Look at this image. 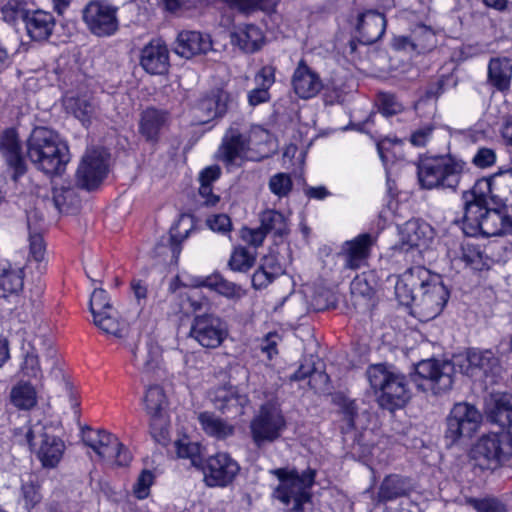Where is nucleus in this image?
I'll return each instance as SVG.
<instances>
[{
    "instance_id": "nucleus-1",
    "label": "nucleus",
    "mask_w": 512,
    "mask_h": 512,
    "mask_svg": "<svg viewBox=\"0 0 512 512\" xmlns=\"http://www.w3.org/2000/svg\"><path fill=\"white\" fill-rule=\"evenodd\" d=\"M456 367L460 373L471 378L487 376L500 369L499 359L491 350L470 349L465 355L453 361L426 359L415 367L414 382L424 390L434 394L449 390L454 382Z\"/></svg>"
},
{
    "instance_id": "nucleus-2",
    "label": "nucleus",
    "mask_w": 512,
    "mask_h": 512,
    "mask_svg": "<svg viewBox=\"0 0 512 512\" xmlns=\"http://www.w3.org/2000/svg\"><path fill=\"white\" fill-rule=\"evenodd\" d=\"M399 303L411 307V313L422 322L437 317L445 307L449 292L438 274L422 266L402 273L395 284Z\"/></svg>"
},
{
    "instance_id": "nucleus-3",
    "label": "nucleus",
    "mask_w": 512,
    "mask_h": 512,
    "mask_svg": "<svg viewBox=\"0 0 512 512\" xmlns=\"http://www.w3.org/2000/svg\"><path fill=\"white\" fill-rule=\"evenodd\" d=\"M27 155L38 170L61 175L70 161L67 142L54 130L36 127L27 140Z\"/></svg>"
},
{
    "instance_id": "nucleus-4",
    "label": "nucleus",
    "mask_w": 512,
    "mask_h": 512,
    "mask_svg": "<svg viewBox=\"0 0 512 512\" xmlns=\"http://www.w3.org/2000/svg\"><path fill=\"white\" fill-rule=\"evenodd\" d=\"M463 232L470 237H492L508 233L512 228V213L478 199H463Z\"/></svg>"
},
{
    "instance_id": "nucleus-5",
    "label": "nucleus",
    "mask_w": 512,
    "mask_h": 512,
    "mask_svg": "<svg viewBox=\"0 0 512 512\" xmlns=\"http://www.w3.org/2000/svg\"><path fill=\"white\" fill-rule=\"evenodd\" d=\"M466 170V163L451 155L423 157L417 163L419 184L429 190L456 191Z\"/></svg>"
},
{
    "instance_id": "nucleus-6",
    "label": "nucleus",
    "mask_w": 512,
    "mask_h": 512,
    "mask_svg": "<svg viewBox=\"0 0 512 512\" xmlns=\"http://www.w3.org/2000/svg\"><path fill=\"white\" fill-rule=\"evenodd\" d=\"M278 480L273 497L290 512H303L304 505L311 499L310 488L315 480V471L306 469L299 473L296 469L277 468L270 470Z\"/></svg>"
},
{
    "instance_id": "nucleus-7",
    "label": "nucleus",
    "mask_w": 512,
    "mask_h": 512,
    "mask_svg": "<svg viewBox=\"0 0 512 512\" xmlns=\"http://www.w3.org/2000/svg\"><path fill=\"white\" fill-rule=\"evenodd\" d=\"M366 375L382 407L394 410L406 403L408 389L402 374L386 365L375 364L367 369Z\"/></svg>"
},
{
    "instance_id": "nucleus-8",
    "label": "nucleus",
    "mask_w": 512,
    "mask_h": 512,
    "mask_svg": "<svg viewBox=\"0 0 512 512\" xmlns=\"http://www.w3.org/2000/svg\"><path fill=\"white\" fill-rule=\"evenodd\" d=\"M287 422L277 399L262 403L253 415L250 424V436L255 447L263 448L281 438Z\"/></svg>"
},
{
    "instance_id": "nucleus-9",
    "label": "nucleus",
    "mask_w": 512,
    "mask_h": 512,
    "mask_svg": "<svg viewBox=\"0 0 512 512\" xmlns=\"http://www.w3.org/2000/svg\"><path fill=\"white\" fill-rule=\"evenodd\" d=\"M163 8L173 14L190 10L201 11L206 5L224 4L244 15H251L258 11L265 14L275 12L279 0H158Z\"/></svg>"
},
{
    "instance_id": "nucleus-10",
    "label": "nucleus",
    "mask_w": 512,
    "mask_h": 512,
    "mask_svg": "<svg viewBox=\"0 0 512 512\" xmlns=\"http://www.w3.org/2000/svg\"><path fill=\"white\" fill-rule=\"evenodd\" d=\"M83 441L109 465L127 466L131 461L128 449L115 435L105 430L88 429L83 433Z\"/></svg>"
},
{
    "instance_id": "nucleus-11",
    "label": "nucleus",
    "mask_w": 512,
    "mask_h": 512,
    "mask_svg": "<svg viewBox=\"0 0 512 512\" xmlns=\"http://www.w3.org/2000/svg\"><path fill=\"white\" fill-rule=\"evenodd\" d=\"M119 8L106 1L94 0L83 9L82 18L91 34L96 37H111L119 30Z\"/></svg>"
},
{
    "instance_id": "nucleus-12",
    "label": "nucleus",
    "mask_w": 512,
    "mask_h": 512,
    "mask_svg": "<svg viewBox=\"0 0 512 512\" xmlns=\"http://www.w3.org/2000/svg\"><path fill=\"white\" fill-rule=\"evenodd\" d=\"M219 157L227 166L240 165L243 161H259L263 154L254 155L247 134L239 124H233L223 136Z\"/></svg>"
},
{
    "instance_id": "nucleus-13",
    "label": "nucleus",
    "mask_w": 512,
    "mask_h": 512,
    "mask_svg": "<svg viewBox=\"0 0 512 512\" xmlns=\"http://www.w3.org/2000/svg\"><path fill=\"white\" fill-rule=\"evenodd\" d=\"M481 421L482 415L474 405L466 402L456 403L447 417L445 436L451 443L462 437L470 438L480 427Z\"/></svg>"
},
{
    "instance_id": "nucleus-14",
    "label": "nucleus",
    "mask_w": 512,
    "mask_h": 512,
    "mask_svg": "<svg viewBox=\"0 0 512 512\" xmlns=\"http://www.w3.org/2000/svg\"><path fill=\"white\" fill-rule=\"evenodd\" d=\"M200 467L203 472V481L210 488L227 487L240 471L238 462L225 452L209 456Z\"/></svg>"
},
{
    "instance_id": "nucleus-15",
    "label": "nucleus",
    "mask_w": 512,
    "mask_h": 512,
    "mask_svg": "<svg viewBox=\"0 0 512 512\" xmlns=\"http://www.w3.org/2000/svg\"><path fill=\"white\" fill-rule=\"evenodd\" d=\"M109 154L104 149H90L83 156L76 173L79 187L97 188L108 174Z\"/></svg>"
},
{
    "instance_id": "nucleus-16",
    "label": "nucleus",
    "mask_w": 512,
    "mask_h": 512,
    "mask_svg": "<svg viewBox=\"0 0 512 512\" xmlns=\"http://www.w3.org/2000/svg\"><path fill=\"white\" fill-rule=\"evenodd\" d=\"M143 405L150 417V432L156 441L161 442L167 436L168 427V399L163 388L159 385L149 386L143 397Z\"/></svg>"
},
{
    "instance_id": "nucleus-17",
    "label": "nucleus",
    "mask_w": 512,
    "mask_h": 512,
    "mask_svg": "<svg viewBox=\"0 0 512 512\" xmlns=\"http://www.w3.org/2000/svg\"><path fill=\"white\" fill-rule=\"evenodd\" d=\"M190 336L204 348L219 347L228 336L226 323L218 316H196L190 328Z\"/></svg>"
},
{
    "instance_id": "nucleus-18",
    "label": "nucleus",
    "mask_w": 512,
    "mask_h": 512,
    "mask_svg": "<svg viewBox=\"0 0 512 512\" xmlns=\"http://www.w3.org/2000/svg\"><path fill=\"white\" fill-rule=\"evenodd\" d=\"M43 429L40 424L30 427L26 432V440L29 446L33 447L35 446L34 440L40 436V445L36 451L37 458L44 468H55L64 456L66 445L61 438L42 433Z\"/></svg>"
},
{
    "instance_id": "nucleus-19",
    "label": "nucleus",
    "mask_w": 512,
    "mask_h": 512,
    "mask_svg": "<svg viewBox=\"0 0 512 512\" xmlns=\"http://www.w3.org/2000/svg\"><path fill=\"white\" fill-rule=\"evenodd\" d=\"M398 236L401 250L426 249L434 239V229L424 221L412 219L398 226Z\"/></svg>"
},
{
    "instance_id": "nucleus-20",
    "label": "nucleus",
    "mask_w": 512,
    "mask_h": 512,
    "mask_svg": "<svg viewBox=\"0 0 512 512\" xmlns=\"http://www.w3.org/2000/svg\"><path fill=\"white\" fill-rule=\"evenodd\" d=\"M375 241L376 238L369 233H363L352 240L345 241L341 249V255L345 262L344 266L353 270L364 267Z\"/></svg>"
},
{
    "instance_id": "nucleus-21",
    "label": "nucleus",
    "mask_w": 512,
    "mask_h": 512,
    "mask_svg": "<svg viewBox=\"0 0 512 512\" xmlns=\"http://www.w3.org/2000/svg\"><path fill=\"white\" fill-rule=\"evenodd\" d=\"M291 85L295 94L304 100L317 96L324 86L320 75L304 60H300L295 68Z\"/></svg>"
},
{
    "instance_id": "nucleus-22",
    "label": "nucleus",
    "mask_w": 512,
    "mask_h": 512,
    "mask_svg": "<svg viewBox=\"0 0 512 512\" xmlns=\"http://www.w3.org/2000/svg\"><path fill=\"white\" fill-rule=\"evenodd\" d=\"M211 49L212 40L209 34L191 30L181 31L174 45L175 53L186 59L206 54Z\"/></svg>"
},
{
    "instance_id": "nucleus-23",
    "label": "nucleus",
    "mask_w": 512,
    "mask_h": 512,
    "mask_svg": "<svg viewBox=\"0 0 512 512\" xmlns=\"http://www.w3.org/2000/svg\"><path fill=\"white\" fill-rule=\"evenodd\" d=\"M140 64L145 71L154 75L167 72L169 51L161 39H153L141 51Z\"/></svg>"
},
{
    "instance_id": "nucleus-24",
    "label": "nucleus",
    "mask_w": 512,
    "mask_h": 512,
    "mask_svg": "<svg viewBox=\"0 0 512 512\" xmlns=\"http://www.w3.org/2000/svg\"><path fill=\"white\" fill-rule=\"evenodd\" d=\"M231 43L245 53H254L265 43L263 30L252 23L238 24L230 35Z\"/></svg>"
},
{
    "instance_id": "nucleus-25",
    "label": "nucleus",
    "mask_w": 512,
    "mask_h": 512,
    "mask_svg": "<svg viewBox=\"0 0 512 512\" xmlns=\"http://www.w3.org/2000/svg\"><path fill=\"white\" fill-rule=\"evenodd\" d=\"M0 151L7 165L13 170V179L17 180L26 172V164L22 157L19 139L14 130H6L3 133Z\"/></svg>"
},
{
    "instance_id": "nucleus-26",
    "label": "nucleus",
    "mask_w": 512,
    "mask_h": 512,
    "mask_svg": "<svg viewBox=\"0 0 512 512\" xmlns=\"http://www.w3.org/2000/svg\"><path fill=\"white\" fill-rule=\"evenodd\" d=\"M55 24L54 16L42 9L29 10L24 22L27 35L34 41L47 40L52 35Z\"/></svg>"
},
{
    "instance_id": "nucleus-27",
    "label": "nucleus",
    "mask_w": 512,
    "mask_h": 512,
    "mask_svg": "<svg viewBox=\"0 0 512 512\" xmlns=\"http://www.w3.org/2000/svg\"><path fill=\"white\" fill-rule=\"evenodd\" d=\"M193 284L195 288H208L232 301H238L246 295V290L242 286L228 281L219 273L197 277L193 280Z\"/></svg>"
},
{
    "instance_id": "nucleus-28",
    "label": "nucleus",
    "mask_w": 512,
    "mask_h": 512,
    "mask_svg": "<svg viewBox=\"0 0 512 512\" xmlns=\"http://www.w3.org/2000/svg\"><path fill=\"white\" fill-rule=\"evenodd\" d=\"M356 28L360 42L365 45H370L383 36L386 28V20L383 14L369 10L359 15Z\"/></svg>"
},
{
    "instance_id": "nucleus-29",
    "label": "nucleus",
    "mask_w": 512,
    "mask_h": 512,
    "mask_svg": "<svg viewBox=\"0 0 512 512\" xmlns=\"http://www.w3.org/2000/svg\"><path fill=\"white\" fill-rule=\"evenodd\" d=\"M486 414L491 422L506 427L505 432H510L512 428V395L508 393L492 394L486 405Z\"/></svg>"
},
{
    "instance_id": "nucleus-30",
    "label": "nucleus",
    "mask_w": 512,
    "mask_h": 512,
    "mask_svg": "<svg viewBox=\"0 0 512 512\" xmlns=\"http://www.w3.org/2000/svg\"><path fill=\"white\" fill-rule=\"evenodd\" d=\"M168 119L169 115L166 111L149 107L141 113L139 132L147 141L157 142Z\"/></svg>"
},
{
    "instance_id": "nucleus-31",
    "label": "nucleus",
    "mask_w": 512,
    "mask_h": 512,
    "mask_svg": "<svg viewBox=\"0 0 512 512\" xmlns=\"http://www.w3.org/2000/svg\"><path fill=\"white\" fill-rule=\"evenodd\" d=\"M284 274V268L274 254L261 259L259 267L252 275V286L256 290L264 289L276 278Z\"/></svg>"
},
{
    "instance_id": "nucleus-32",
    "label": "nucleus",
    "mask_w": 512,
    "mask_h": 512,
    "mask_svg": "<svg viewBox=\"0 0 512 512\" xmlns=\"http://www.w3.org/2000/svg\"><path fill=\"white\" fill-rule=\"evenodd\" d=\"M221 169L217 165H211L199 173L198 195L207 207H214L220 201V196L213 191V184L220 178Z\"/></svg>"
},
{
    "instance_id": "nucleus-33",
    "label": "nucleus",
    "mask_w": 512,
    "mask_h": 512,
    "mask_svg": "<svg viewBox=\"0 0 512 512\" xmlns=\"http://www.w3.org/2000/svg\"><path fill=\"white\" fill-rule=\"evenodd\" d=\"M133 365L142 373H149L158 368L160 363V348L153 342H147L145 345H137L131 350Z\"/></svg>"
},
{
    "instance_id": "nucleus-34",
    "label": "nucleus",
    "mask_w": 512,
    "mask_h": 512,
    "mask_svg": "<svg viewBox=\"0 0 512 512\" xmlns=\"http://www.w3.org/2000/svg\"><path fill=\"white\" fill-rule=\"evenodd\" d=\"M24 272L21 267H12L8 261H0V297L17 294L23 288Z\"/></svg>"
},
{
    "instance_id": "nucleus-35",
    "label": "nucleus",
    "mask_w": 512,
    "mask_h": 512,
    "mask_svg": "<svg viewBox=\"0 0 512 512\" xmlns=\"http://www.w3.org/2000/svg\"><path fill=\"white\" fill-rule=\"evenodd\" d=\"M512 78V61L507 57L492 58L488 65V80L499 91L508 90Z\"/></svg>"
},
{
    "instance_id": "nucleus-36",
    "label": "nucleus",
    "mask_w": 512,
    "mask_h": 512,
    "mask_svg": "<svg viewBox=\"0 0 512 512\" xmlns=\"http://www.w3.org/2000/svg\"><path fill=\"white\" fill-rule=\"evenodd\" d=\"M228 96L225 93H217L201 99L196 107L199 113V121L207 122L216 117H221L227 111Z\"/></svg>"
},
{
    "instance_id": "nucleus-37",
    "label": "nucleus",
    "mask_w": 512,
    "mask_h": 512,
    "mask_svg": "<svg viewBox=\"0 0 512 512\" xmlns=\"http://www.w3.org/2000/svg\"><path fill=\"white\" fill-rule=\"evenodd\" d=\"M402 47L410 46L412 50L423 53L435 46V33L432 28L418 24L412 30L411 38H402Z\"/></svg>"
},
{
    "instance_id": "nucleus-38",
    "label": "nucleus",
    "mask_w": 512,
    "mask_h": 512,
    "mask_svg": "<svg viewBox=\"0 0 512 512\" xmlns=\"http://www.w3.org/2000/svg\"><path fill=\"white\" fill-rule=\"evenodd\" d=\"M202 430L209 436L222 440L234 434V426L210 412L198 416Z\"/></svg>"
},
{
    "instance_id": "nucleus-39",
    "label": "nucleus",
    "mask_w": 512,
    "mask_h": 512,
    "mask_svg": "<svg viewBox=\"0 0 512 512\" xmlns=\"http://www.w3.org/2000/svg\"><path fill=\"white\" fill-rule=\"evenodd\" d=\"M409 491V484L399 475H389L380 484L377 494L378 502H387L405 496Z\"/></svg>"
},
{
    "instance_id": "nucleus-40",
    "label": "nucleus",
    "mask_w": 512,
    "mask_h": 512,
    "mask_svg": "<svg viewBox=\"0 0 512 512\" xmlns=\"http://www.w3.org/2000/svg\"><path fill=\"white\" fill-rule=\"evenodd\" d=\"M260 221L265 232L272 234L275 238H282L289 231L287 217L277 210H265L261 214Z\"/></svg>"
},
{
    "instance_id": "nucleus-41",
    "label": "nucleus",
    "mask_w": 512,
    "mask_h": 512,
    "mask_svg": "<svg viewBox=\"0 0 512 512\" xmlns=\"http://www.w3.org/2000/svg\"><path fill=\"white\" fill-rule=\"evenodd\" d=\"M66 110L79 119L83 125L90 123L95 111V105L87 96L66 97L64 99Z\"/></svg>"
},
{
    "instance_id": "nucleus-42",
    "label": "nucleus",
    "mask_w": 512,
    "mask_h": 512,
    "mask_svg": "<svg viewBox=\"0 0 512 512\" xmlns=\"http://www.w3.org/2000/svg\"><path fill=\"white\" fill-rule=\"evenodd\" d=\"M12 404L21 410H30L37 404V392L28 382H19L10 393Z\"/></svg>"
},
{
    "instance_id": "nucleus-43",
    "label": "nucleus",
    "mask_w": 512,
    "mask_h": 512,
    "mask_svg": "<svg viewBox=\"0 0 512 512\" xmlns=\"http://www.w3.org/2000/svg\"><path fill=\"white\" fill-rule=\"evenodd\" d=\"M28 12L23 0H8L0 9L2 19L10 25H15L19 20L25 22Z\"/></svg>"
},
{
    "instance_id": "nucleus-44",
    "label": "nucleus",
    "mask_w": 512,
    "mask_h": 512,
    "mask_svg": "<svg viewBox=\"0 0 512 512\" xmlns=\"http://www.w3.org/2000/svg\"><path fill=\"white\" fill-rule=\"evenodd\" d=\"M247 138L250 147H256L255 149L253 148L254 155L263 154V158L268 156L270 152V148H268V146L271 144V135L266 129L260 126H254L251 128Z\"/></svg>"
},
{
    "instance_id": "nucleus-45",
    "label": "nucleus",
    "mask_w": 512,
    "mask_h": 512,
    "mask_svg": "<svg viewBox=\"0 0 512 512\" xmlns=\"http://www.w3.org/2000/svg\"><path fill=\"white\" fill-rule=\"evenodd\" d=\"M255 260V252L240 246L233 250L228 264L233 271L246 272L254 265Z\"/></svg>"
},
{
    "instance_id": "nucleus-46",
    "label": "nucleus",
    "mask_w": 512,
    "mask_h": 512,
    "mask_svg": "<svg viewBox=\"0 0 512 512\" xmlns=\"http://www.w3.org/2000/svg\"><path fill=\"white\" fill-rule=\"evenodd\" d=\"M93 321L106 334L121 337L122 324L117 319L115 309L104 311L101 315L94 317Z\"/></svg>"
},
{
    "instance_id": "nucleus-47",
    "label": "nucleus",
    "mask_w": 512,
    "mask_h": 512,
    "mask_svg": "<svg viewBox=\"0 0 512 512\" xmlns=\"http://www.w3.org/2000/svg\"><path fill=\"white\" fill-rule=\"evenodd\" d=\"M175 446L178 457L190 459L191 464L195 467L202 465L203 461L200 454V445L198 443L183 439L177 441Z\"/></svg>"
},
{
    "instance_id": "nucleus-48",
    "label": "nucleus",
    "mask_w": 512,
    "mask_h": 512,
    "mask_svg": "<svg viewBox=\"0 0 512 512\" xmlns=\"http://www.w3.org/2000/svg\"><path fill=\"white\" fill-rule=\"evenodd\" d=\"M459 259L474 270H479L483 265V256L479 247L468 242L461 245Z\"/></svg>"
},
{
    "instance_id": "nucleus-49",
    "label": "nucleus",
    "mask_w": 512,
    "mask_h": 512,
    "mask_svg": "<svg viewBox=\"0 0 512 512\" xmlns=\"http://www.w3.org/2000/svg\"><path fill=\"white\" fill-rule=\"evenodd\" d=\"M268 187L271 193L278 198H283L291 192L293 183L289 174L281 172L271 176Z\"/></svg>"
},
{
    "instance_id": "nucleus-50",
    "label": "nucleus",
    "mask_w": 512,
    "mask_h": 512,
    "mask_svg": "<svg viewBox=\"0 0 512 512\" xmlns=\"http://www.w3.org/2000/svg\"><path fill=\"white\" fill-rule=\"evenodd\" d=\"M375 284L374 274L372 272H363L355 276L351 282L350 289L353 294L369 296Z\"/></svg>"
},
{
    "instance_id": "nucleus-51",
    "label": "nucleus",
    "mask_w": 512,
    "mask_h": 512,
    "mask_svg": "<svg viewBox=\"0 0 512 512\" xmlns=\"http://www.w3.org/2000/svg\"><path fill=\"white\" fill-rule=\"evenodd\" d=\"M379 111L385 117L397 115L403 111V105L395 95L391 93H380L378 96Z\"/></svg>"
},
{
    "instance_id": "nucleus-52",
    "label": "nucleus",
    "mask_w": 512,
    "mask_h": 512,
    "mask_svg": "<svg viewBox=\"0 0 512 512\" xmlns=\"http://www.w3.org/2000/svg\"><path fill=\"white\" fill-rule=\"evenodd\" d=\"M155 476L152 471L144 469L138 476L134 486L133 494L137 499H145L150 494V488L154 483Z\"/></svg>"
},
{
    "instance_id": "nucleus-53",
    "label": "nucleus",
    "mask_w": 512,
    "mask_h": 512,
    "mask_svg": "<svg viewBox=\"0 0 512 512\" xmlns=\"http://www.w3.org/2000/svg\"><path fill=\"white\" fill-rule=\"evenodd\" d=\"M110 309L114 308L109 303L107 292L101 288H95L90 298V311L93 318Z\"/></svg>"
},
{
    "instance_id": "nucleus-54",
    "label": "nucleus",
    "mask_w": 512,
    "mask_h": 512,
    "mask_svg": "<svg viewBox=\"0 0 512 512\" xmlns=\"http://www.w3.org/2000/svg\"><path fill=\"white\" fill-rule=\"evenodd\" d=\"M249 397L240 393L238 389L234 391L232 397L230 398V402L222 410V413L231 414L232 416H242L245 413V408L249 405Z\"/></svg>"
},
{
    "instance_id": "nucleus-55",
    "label": "nucleus",
    "mask_w": 512,
    "mask_h": 512,
    "mask_svg": "<svg viewBox=\"0 0 512 512\" xmlns=\"http://www.w3.org/2000/svg\"><path fill=\"white\" fill-rule=\"evenodd\" d=\"M435 126L432 123L424 124L414 129L409 137L412 146L423 148L431 141Z\"/></svg>"
},
{
    "instance_id": "nucleus-56",
    "label": "nucleus",
    "mask_w": 512,
    "mask_h": 512,
    "mask_svg": "<svg viewBox=\"0 0 512 512\" xmlns=\"http://www.w3.org/2000/svg\"><path fill=\"white\" fill-rule=\"evenodd\" d=\"M235 390L236 387L233 386H221L210 392V400L214 407L222 412L227 403L230 402V398Z\"/></svg>"
},
{
    "instance_id": "nucleus-57",
    "label": "nucleus",
    "mask_w": 512,
    "mask_h": 512,
    "mask_svg": "<svg viewBox=\"0 0 512 512\" xmlns=\"http://www.w3.org/2000/svg\"><path fill=\"white\" fill-rule=\"evenodd\" d=\"M22 499L26 509L34 508L42 499L39 487L33 482H25L21 487Z\"/></svg>"
},
{
    "instance_id": "nucleus-58",
    "label": "nucleus",
    "mask_w": 512,
    "mask_h": 512,
    "mask_svg": "<svg viewBox=\"0 0 512 512\" xmlns=\"http://www.w3.org/2000/svg\"><path fill=\"white\" fill-rule=\"evenodd\" d=\"M471 504L477 512H506V506L496 498L473 499Z\"/></svg>"
},
{
    "instance_id": "nucleus-59",
    "label": "nucleus",
    "mask_w": 512,
    "mask_h": 512,
    "mask_svg": "<svg viewBox=\"0 0 512 512\" xmlns=\"http://www.w3.org/2000/svg\"><path fill=\"white\" fill-rule=\"evenodd\" d=\"M496 162V153L491 148H479L472 158V163L478 168H488Z\"/></svg>"
},
{
    "instance_id": "nucleus-60",
    "label": "nucleus",
    "mask_w": 512,
    "mask_h": 512,
    "mask_svg": "<svg viewBox=\"0 0 512 512\" xmlns=\"http://www.w3.org/2000/svg\"><path fill=\"white\" fill-rule=\"evenodd\" d=\"M275 72L276 69L272 65L263 66L254 77V82L257 87L265 88L270 90V88L275 83Z\"/></svg>"
},
{
    "instance_id": "nucleus-61",
    "label": "nucleus",
    "mask_w": 512,
    "mask_h": 512,
    "mask_svg": "<svg viewBox=\"0 0 512 512\" xmlns=\"http://www.w3.org/2000/svg\"><path fill=\"white\" fill-rule=\"evenodd\" d=\"M207 226L214 232L226 234L230 232L232 223L228 215L215 214L207 218Z\"/></svg>"
},
{
    "instance_id": "nucleus-62",
    "label": "nucleus",
    "mask_w": 512,
    "mask_h": 512,
    "mask_svg": "<svg viewBox=\"0 0 512 512\" xmlns=\"http://www.w3.org/2000/svg\"><path fill=\"white\" fill-rule=\"evenodd\" d=\"M266 235L267 233L262 228V226H260L259 228L245 227L241 230L242 240L255 248L263 243Z\"/></svg>"
},
{
    "instance_id": "nucleus-63",
    "label": "nucleus",
    "mask_w": 512,
    "mask_h": 512,
    "mask_svg": "<svg viewBox=\"0 0 512 512\" xmlns=\"http://www.w3.org/2000/svg\"><path fill=\"white\" fill-rule=\"evenodd\" d=\"M22 369L28 377H39L41 375V367L38 356L33 353H28L24 358Z\"/></svg>"
},
{
    "instance_id": "nucleus-64",
    "label": "nucleus",
    "mask_w": 512,
    "mask_h": 512,
    "mask_svg": "<svg viewBox=\"0 0 512 512\" xmlns=\"http://www.w3.org/2000/svg\"><path fill=\"white\" fill-rule=\"evenodd\" d=\"M29 241L32 258L37 262H41L45 256V245L42 236L40 234H31Z\"/></svg>"
}]
</instances>
